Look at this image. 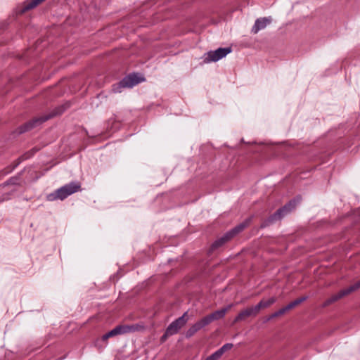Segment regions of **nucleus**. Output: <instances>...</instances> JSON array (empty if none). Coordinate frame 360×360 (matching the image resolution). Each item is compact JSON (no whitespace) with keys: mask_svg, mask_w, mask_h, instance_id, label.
Wrapping results in <instances>:
<instances>
[{"mask_svg":"<svg viewBox=\"0 0 360 360\" xmlns=\"http://www.w3.org/2000/svg\"><path fill=\"white\" fill-rule=\"evenodd\" d=\"M70 103L67 102L64 104L55 107L48 113L32 118L30 121L18 127L17 129L18 133L23 134L25 132L29 131L34 128L41 125L47 120L62 115L67 109L70 108Z\"/></svg>","mask_w":360,"mask_h":360,"instance_id":"1","label":"nucleus"},{"mask_svg":"<svg viewBox=\"0 0 360 360\" xmlns=\"http://www.w3.org/2000/svg\"><path fill=\"white\" fill-rule=\"evenodd\" d=\"M233 304H229L227 307L221 309L214 311V312L204 316L196 323L193 324L186 332V338H190L193 336L198 331L209 325L214 321L221 319L224 317L227 311L231 309Z\"/></svg>","mask_w":360,"mask_h":360,"instance_id":"2","label":"nucleus"},{"mask_svg":"<svg viewBox=\"0 0 360 360\" xmlns=\"http://www.w3.org/2000/svg\"><path fill=\"white\" fill-rule=\"evenodd\" d=\"M301 201V197L297 196L291 200H290L288 203H286L283 207L279 208L276 212H274L272 215L266 219L261 224V228H265L270 224L274 223L278 220H281L284 216L287 214L292 212L296 207L297 205Z\"/></svg>","mask_w":360,"mask_h":360,"instance_id":"3","label":"nucleus"},{"mask_svg":"<svg viewBox=\"0 0 360 360\" xmlns=\"http://www.w3.org/2000/svg\"><path fill=\"white\" fill-rule=\"evenodd\" d=\"M81 191V184L79 181H72L59 188L53 193L49 194L46 199L49 201L56 200H63L69 195Z\"/></svg>","mask_w":360,"mask_h":360,"instance_id":"4","label":"nucleus"},{"mask_svg":"<svg viewBox=\"0 0 360 360\" xmlns=\"http://www.w3.org/2000/svg\"><path fill=\"white\" fill-rule=\"evenodd\" d=\"M251 220V217L246 219L244 221L239 224L238 225H237L236 226L226 232L224 236L216 240L212 244L210 250L214 251L216 249L221 247L223 245H224L226 243L231 240L239 233L242 232L245 228H247L250 225Z\"/></svg>","mask_w":360,"mask_h":360,"instance_id":"5","label":"nucleus"},{"mask_svg":"<svg viewBox=\"0 0 360 360\" xmlns=\"http://www.w3.org/2000/svg\"><path fill=\"white\" fill-rule=\"evenodd\" d=\"M144 81V78L139 75V74L133 73L124 77L119 83L117 86H114V90L120 91L122 88H131L134 86Z\"/></svg>","mask_w":360,"mask_h":360,"instance_id":"6","label":"nucleus"},{"mask_svg":"<svg viewBox=\"0 0 360 360\" xmlns=\"http://www.w3.org/2000/svg\"><path fill=\"white\" fill-rule=\"evenodd\" d=\"M360 288V281H357L353 285H351L349 287L341 290L337 294L332 295L330 298L326 300L323 303V307H327L332 303L338 301V300L342 298L343 297L348 295L349 294L357 290Z\"/></svg>","mask_w":360,"mask_h":360,"instance_id":"7","label":"nucleus"},{"mask_svg":"<svg viewBox=\"0 0 360 360\" xmlns=\"http://www.w3.org/2000/svg\"><path fill=\"white\" fill-rule=\"evenodd\" d=\"M231 52V47L219 48L215 51H208L205 56L203 62L205 63H209L210 62L218 61Z\"/></svg>","mask_w":360,"mask_h":360,"instance_id":"8","label":"nucleus"},{"mask_svg":"<svg viewBox=\"0 0 360 360\" xmlns=\"http://www.w3.org/2000/svg\"><path fill=\"white\" fill-rule=\"evenodd\" d=\"M189 320L188 311H186L183 315L174 321H172L167 328V333H170L172 335L179 333L181 328H182Z\"/></svg>","mask_w":360,"mask_h":360,"instance_id":"9","label":"nucleus"},{"mask_svg":"<svg viewBox=\"0 0 360 360\" xmlns=\"http://www.w3.org/2000/svg\"><path fill=\"white\" fill-rule=\"evenodd\" d=\"M259 313L255 306L246 308L240 311V313L234 319L233 323L244 321L250 316L255 317Z\"/></svg>","mask_w":360,"mask_h":360,"instance_id":"10","label":"nucleus"},{"mask_svg":"<svg viewBox=\"0 0 360 360\" xmlns=\"http://www.w3.org/2000/svg\"><path fill=\"white\" fill-rule=\"evenodd\" d=\"M123 334L133 333L135 332H142L146 329L145 324L143 322L130 325H122Z\"/></svg>","mask_w":360,"mask_h":360,"instance_id":"11","label":"nucleus"},{"mask_svg":"<svg viewBox=\"0 0 360 360\" xmlns=\"http://www.w3.org/2000/svg\"><path fill=\"white\" fill-rule=\"evenodd\" d=\"M271 18H260L255 20V25L252 28V32L257 34L259 30L264 29L271 22Z\"/></svg>","mask_w":360,"mask_h":360,"instance_id":"12","label":"nucleus"},{"mask_svg":"<svg viewBox=\"0 0 360 360\" xmlns=\"http://www.w3.org/2000/svg\"><path fill=\"white\" fill-rule=\"evenodd\" d=\"M44 1L45 0H27L24 2L23 7L21 9L20 13H24L31 9H33Z\"/></svg>","mask_w":360,"mask_h":360,"instance_id":"13","label":"nucleus"},{"mask_svg":"<svg viewBox=\"0 0 360 360\" xmlns=\"http://www.w3.org/2000/svg\"><path fill=\"white\" fill-rule=\"evenodd\" d=\"M119 335H123V331L121 325H117L112 330L106 333L101 337V340L106 342L110 338H112Z\"/></svg>","mask_w":360,"mask_h":360,"instance_id":"14","label":"nucleus"},{"mask_svg":"<svg viewBox=\"0 0 360 360\" xmlns=\"http://www.w3.org/2000/svg\"><path fill=\"white\" fill-rule=\"evenodd\" d=\"M276 300H277L276 297H272L267 300H262L257 305H255V307L258 313H259V311L262 309L269 307L273 304H274L276 302Z\"/></svg>","mask_w":360,"mask_h":360,"instance_id":"15","label":"nucleus"},{"mask_svg":"<svg viewBox=\"0 0 360 360\" xmlns=\"http://www.w3.org/2000/svg\"><path fill=\"white\" fill-rule=\"evenodd\" d=\"M307 299H308L307 296L301 297L296 299L295 300L290 302L288 304H287L286 306L284 307V309H285V311L287 312L288 311L292 309L297 305L300 304L302 302H304Z\"/></svg>","mask_w":360,"mask_h":360,"instance_id":"16","label":"nucleus"},{"mask_svg":"<svg viewBox=\"0 0 360 360\" xmlns=\"http://www.w3.org/2000/svg\"><path fill=\"white\" fill-rule=\"evenodd\" d=\"M285 309H284V307L280 309L279 310H278L277 311L271 314L267 319H266V321H270L271 319H274L276 317H278V316H280L281 315H283L285 313Z\"/></svg>","mask_w":360,"mask_h":360,"instance_id":"17","label":"nucleus"},{"mask_svg":"<svg viewBox=\"0 0 360 360\" xmlns=\"http://www.w3.org/2000/svg\"><path fill=\"white\" fill-rule=\"evenodd\" d=\"M221 356L222 354L220 352L217 350L215 352L207 356L205 360H218L221 357Z\"/></svg>","mask_w":360,"mask_h":360,"instance_id":"18","label":"nucleus"},{"mask_svg":"<svg viewBox=\"0 0 360 360\" xmlns=\"http://www.w3.org/2000/svg\"><path fill=\"white\" fill-rule=\"evenodd\" d=\"M232 347H233V344L232 343H226V344L224 345L218 350L223 355L225 352H226L228 350H230Z\"/></svg>","mask_w":360,"mask_h":360,"instance_id":"19","label":"nucleus"},{"mask_svg":"<svg viewBox=\"0 0 360 360\" xmlns=\"http://www.w3.org/2000/svg\"><path fill=\"white\" fill-rule=\"evenodd\" d=\"M172 334L167 333V329L166 328V330H165L164 335H162V336L160 338V342H165L167 340V339L168 338V337L172 336Z\"/></svg>","mask_w":360,"mask_h":360,"instance_id":"20","label":"nucleus"},{"mask_svg":"<svg viewBox=\"0 0 360 360\" xmlns=\"http://www.w3.org/2000/svg\"><path fill=\"white\" fill-rule=\"evenodd\" d=\"M11 181H12V179H9V181L6 183V184H13Z\"/></svg>","mask_w":360,"mask_h":360,"instance_id":"21","label":"nucleus"}]
</instances>
